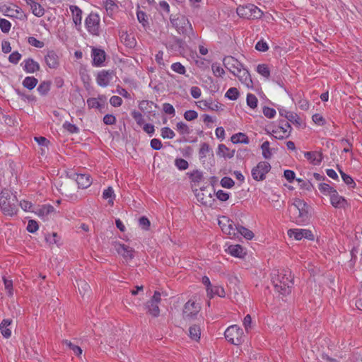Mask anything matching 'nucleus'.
I'll use <instances>...</instances> for the list:
<instances>
[{
    "instance_id": "obj_39",
    "label": "nucleus",
    "mask_w": 362,
    "mask_h": 362,
    "mask_svg": "<svg viewBox=\"0 0 362 362\" xmlns=\"http://www.w3.org/2000/svg\"><path fill=\"white\" fill-rule=\"evenodd\" d=\"M51 82L49 81H44L40 83L37 90L41 95H46L50 90Z\"/></svg>"
},
{
    "instance_id": "obj_21",
    "label": "nucleus",
    "mask_w": 362,
    "mask_h": 362,
    "mask_svg": "<svg viewBox=\"0 0 362 362\" xmlns=\"http://www.w3.org/2000/svg\"><path fill=\"white\" fill-rule=\"evenodd\" d=\"M250 5L252 4H248L243 6H239L236 10L237 14L241 18L252 19V8L249 7Z\"/></svg>"
},
{
    "instance_id": "obj_3",
    "label": "nucleus",
    "mask_w": 362,
    "mask_h": 362,
    "mask_svg": "<svg viewBox=\"0 0 362 362\" xmlns=\"http://www.w3.org/2000/svg\"><path fill=\"white\" fill-rule=\"evenodd\" d=\"M275 291L283 296L291 292L293 286V277L289 270H283L276 277L272 279Z\"/></svg>"
},
{
    "instance_id": "obj_36",
    "label": "nucleus",
    "mask_w": 362,
    "mask_h": 362,
    "mask_svg": "<svg viewBox=\"0 0 362 362\" xmlns=\"http://www.w3.org/2000/svg\"><path fill=\"white\" fill-rule=\"evenodd\" d=\"M238 235H243L247 240H251L254 237V233L252 230L240 225L238 227L236 238L238 237Z\"/></svg>"
},
{
    "instance_id": "obj_44",
    "label": "nucleus",
    "mask_w": 362,
    "mask_h": 362,
    "mask_svg": "<svg viewBox=\"0 0 362 362\" xmlns=\"http://www.w3.org/2000/svg\"><path fill=\"white\" fill-rule=\"evenodd\" d=\"M67 187H68L67 184H64V185L62 184L60 185V188L59 189L61 194L71 199H76L77 197L76 195L71 193V190H69Z\"/></svg>"
},
{
    "instance_id": "obj_62",
    "label": "nucleus",
    "mask_w": 362,
    "mask_h": 362,
    "mask_svg": "<svg viewBox=\"0 0 362 362\" xmlns=\"http://www.w3.org/2000/svg\"><path fill=\"white\" fill-rule=\"evenodd\" d=\"M28 42L37 48H42L45 46V43L42 41L38 40L35 37H29L28 38Z\"/></svg>"
},
{
    "instance_id": "obj_23",
    "label": "nucleus",
    "mask_w": 362,
    "mask_h": 362,
    "mask_svg": "<svg viewBox=\"0 0 362 362\" xmlns=\"http://www.w3.org/2000/svg\"><path fill=\"white\" fill-rule=\"evenodd\" d=\"M69 9L73 16V21L76 25L81 24L82 20V11L81 9L75 5H71Z\"/></svg>"
},
{
    "instance_id": "obj_25",
    "label": "nucleus",
    "mask_w": 362,
    "mask_h": 362,
    "mask_svg": "<svg viewBox=\"0 0 362 362\" xmlns=\"http://www.w3.org/2000/svg\"><path fill=\"white\" fill-rule=\"evenodd\" d=\"M207 295L210 298H213L214 296H218L221 298H224L226 293L224 288L220 286H216L211 288H207Z\"/></svg>"
},
{
    "instance_id": "obj_19",
    "label": "nucleus",
    "mask_w": 362,
    "mask_h": 362,
    "mask_svg": "<svg viewBox=\"0 0 362 362\" xmlns=\"http://www.w3.org/2000/svg\"><path fill=\"white\" fill-rule=\"evenodd\" d=\"M304 156L310 163L315 165H320L322 160V153L319 151L305 152Z\"/></svg>"
},
{
    "instance_id": "obj_16",
    "label": "nucleus",
    "mask_w": 362,
    "mask_h": 362,
    "mask_svg": "<svg viewBox=\"0 0 362 362\" xmlns=\"http://www.w3.org/2000/svg\"><path fill=\"white\" fill-rule=\"evenodd\" d=\"M112 73L113 71L110 70H102L98 72L96 77L98 84L102 87L107 86L112 79Z\"/></svg>"
},
{
    "instance_id": "obj_24",
    "label": "nucleus",
    "mask_w": 362,
    "mask_h": 362,
    "mask_svg": "<svg viewBox=\"0 0 362 362\" xmlns=\"http://www.w3.org/2000/svg\"><path fill=\"white\" fill-rule=\"evenodd\" d=\"M298 207L296 206V199L293 203L288 207V211L291 220L298 225H301L300 218L298 214Z\"/></svg>"
},
{
    "instance_id": "obj_48",
    "label": "nucleus",
    "mask_w": 362,
    "mask_h": 362,
    "mask_svg": "<svg viewBox=\"0 0 362 362\" xmlns=\"http://www.w3.org/2000/svg\"><path fill=\"white\" fill-rule=\"evenodd\" d=\"M76 284L79 293L82 296H84L90 289L89 285L83 280L76 281Z\"/></svg>"
},
{
    "instance_id": "obj_50",
    "label": "nucleus",
    "mask_w": 362,
    "mask_h": 362,
    "mask_svg": "<svg viewBox=\"0 0 362 362\" xmlns=\"http://www.w3.org/2000/svg\"><path fill=\"white\" fill-rule=\"evenodd\" d=\"M175 165L180 170H185L188 168V162L181 158H177L175 160Z\"/></svg>"
},
{
    "instance_id": "obj_47",
    "label": "nucleus",
    "mask_w": 362,
    "mask_h": 362,
    "mask_svg": "<svg viewBox=\"0 0 362 362\" xmlns=\"http://www.w3.org/2000/svg\"><path fill=\"white\" fill-rule=\"evenodd\" d=\"M257 71L262 76L268 78L270 76V71L267 64H262L257 66Z\"/></svg>"
},
{
    "instance_id": "obj_26",
    "label": "nucleus",
    "mask_w": 362,
    "mask_h": 362,
    "mask_svg": "<svg viewBox=\"0 0 362 362\" xmlns=\"http://www.w3.org/2000/svg\"><path fill=\"white\" fill-rule=\"evenodd\" d=\"M145 306L146 308L148 310V313L153 317H156L159 315L160 310L158 303H153L152 300H149L148 301L146 302Z\"/></svg>"
},
{
    "instance_id": "obj_61",
    "label": "nucleus",
    "mask_w": 362,
    "mask_h": 362,
    "mask_svg": "<svg viewBox=\"0 0 362 362\" xmlns=\"http://www.w3.org/2000/svg\"><path fill=\"white\" fill-rule=\"evenodd\" d=\"M171 69L176 73L180 74H185L186 72V69L185 66L180 62L173 63L171 65Z\"/></svg>"
},
{
    "instance_id": "obj_57",
    "label": "nucleus",
    "mask_w": 362,
    "mask_h": 362,
    "mask_svg": "<svg viewBox=\"0 0 362 362\" xmlns=\"http://www.w3.org/2000/svg\"><path fill=\"white\" fill-rule=\"evenodd\" d=\"M139 225L143 230H148L151 226V222L147 217L141 216L139 219Z\"/></svg>"
},
{
    "instance_id": "obj_29",
    "label": "nucleus",
    "mask_w": 362,
    "mask_h": 362,
    "mask_svg": "<svg viewBox=\"0 0 362 362\" xmlns=\"http://www.w3.org/2000/svg\"><path fill=\"white\" fill-rule=\"evenodd\" d=\"M217 154L224 158H231L234 156L235 150L230 151L225 144H219L218 146Z\"/></svg>"
},
{
    "instance_id": "obj_60",
    "label": "nucleus",
    "mask_w": 362,
    "mask_h": 362,
    "mask_svg": "<svg viewBox=\"0 0 362 362\" xmlns=\"http://www.w3.org/2000/svg\"><path fill=\"white\" fill-rule=\"evenodd\" d=\"M189 175L193 182H200L203 178L202 173L199 170H193Z\"/></svg>"
},
{
    "instance_id": "obj_1",
    "label": "nucleus",
    "mask_w": 362,
    "mask_h": 362,
    "mask_svg": "<svg viewBox=\"0 0 362 362\" xmlns=\"http://www.w3.org/2000/svg\"><path fill=\"white\" fill-rule=\"evenodd\" d=\"M18 201L15 194L8 189H4L0 194V208L5 216H13L18 211Z\"/></svg>"
},
{
    "instance_id": "obj_49",
    "label": "nucleus",
    "mask_w": 362,
    "mask_h": 362,
    "mask_svg": "<svg viewBox=\"0 0 362 362\" xmlns=\"http://www.w3.org/2000/svg\"><path fill=\"white\" fill-rule=\"evenodd\" d=\"M153 105L156 107V105L152 101L142 100L139 104V108L143 112L148 111L150 109L152 108Z\"/></svg>"
},
{
    "instance_id": "obj_35",
    "label": "nucleus",
    "mask_w": 362,
    "mask_h": 362,
    "mask_svg": "<svg viewBox=\"0 0 362 362\" xmlns=\"http://www.w3.org/2000/svg\"><path fill=\"white\" fill-rule=\"evenodd\" d=\"M199 103L200 104H202L204 105V107H205L211 110L218 111L220 109L222 110V108H221L222 105L218 103H216V104H213L211 98H210L208 100H202L199 101Z\"/></svg>"
},
{
    "instance_id": "obj_37",
    "label": "nucleus",
    "mask_w": 362,
    "mask_h": 362,
    "mask_svg": "<svg viewBox=\"0 0 362 362\" xmlns=\"http://www.w3.org/2000/svg\"><path fill=\"white\" fill-rule=\"evenodd\" d=\"M189 336L192 339L197 341H199L201 336V329L199 326L197 325H192L189 329Z\"/></svg>"
},
{
    "instance_id": "obj_20",
    "label": "nucleus",
    "mask_w": 362,
    "mask_h": 362,
    "mask_svg": "<svg viewBox=\"0 0 362 362\" xmlns=\"http://www.w3.org/2000/svg\"><path fill=\"white\" fill-rule=\"evenodd\" d=\"M279 115L282 117H285L288 121L292 122L293 124H297L298 125L300 124V118L296 113L287 111L286 109L280 108L279 109Z\"/></svg>"
},
{
    "instance_id": "obj_56",
    "label": "nucleus",
    "mask_w": 362,
    "mask_h": 362,
    "mask_svg": "<svg viewBox=\"0 0 362 362\" xmlns=\"http://www.w3.org/2000/svg\"><path fill=\"white\" fill-rule=\"evenodd\" d=\"M235 182L229 177H223L221 180V185L224 188H231L234 186Z\"/></svg>"
},
{
    "instance_id": "obj_7",
    "label": "nucleus",
    "mask_w": 362,
    "mask_h": 362,
    "mask_svg": "<svg viewBox=\"0 0 362 362\" xmlns=\"http://www.w3.org/2000/svg\"><path fill=\"white\" fill-rule=\"evenodd\" d=\"M200 310V307L198 304L193 301H187L183 309L182 315L185 320H190L194 318Z\"/></svg>"
},
{
    "instance_id": "obj_32",
    "label": "nucleus",
    "mask_w": 362,
    "mask_h": 362,
    "mask_svg": "<svg viewBox=\"0 0 362 362\" xmlns=\"http://www.w3.org/2000/svg\"><path fill=\"white\" fill-rule=\"evenodd\" d=\"M230 140L233 144H247L250 142L248 136L245 134L241 132L233 134L231 136Z\"/></svg>"
},
{
    "instance_id": "obj_15",
    "label": "nucleus",
    "mask_w": 362,
    "mask_h": 362,
    "mask_svg": "<svg viewBox=\"0 0 362 362\" xmlns=\"http://www.w3.org/2000/svg\"><path fill=\"white\" fill-rule=\"evenodd\" d=\"M115 249L117 253L122 255L126 260L132 259L134 257V250L128 245L117 243L115 245Z\"/></svg>"
},
{
    "instance_id": "obj_45",
    "label": "nucleus",
    "mask_w": 362,
    "mask_h": 362,
    "mask_svg": "<svg viewBox=\"0 0 362 362\" xmlns=\"http://www.w3.org/2000/svg\"><path fill=\"white\" fill-rule=\"evenodd\" d=\"M32 13L37 17H42L45 14L44 8L37 2H35L30 7Z\"/></svg>"
},
{
    "instance_id": "obj_64",
    "label": "nucleus",
    "mask_w": 362,
    "mask_h": 362,
    "mask_svg": "<svg viewBox=\"0 0 362 362\" xmlns=\"http://www.w3.org/2000/svg\"><path fill=\"white\" fill-rule=\"evenodd\" d=\"M45 240L47 243L49 245L57 244L59 242V236L57 233H53L52 234H48L45 237Z\"/></svg>"
},
{
    "instance_id": "obj_11",
    "label": "nucleus",
    "mask_w": 362,
    "mask_h": 362,
    "mask_svg": "<svg viewBox=\"0 0 362 362\" xmlns=\"http://www.w3.org/2000/svg\"><path fill=\"white\" fill-rule=\"evenodd\" d=\"M226 221V223H223L222 221H218L222 231L228 235L231 238H235L238 225L235 224L233 221L229 219H227Z\"/></svg>"
},
{
    "instance_id": "obj_17",
    "label": "nucleus",
    "mask_w": 362,
    "mask_h": 362,
    "mask_svg": "<svg viewBox=\"0 0 362 362\" xmlns=\"http://www.w3.org/2000/svg\"><path fill=\"white\" fill-rule=\"evenodd\" d=\"M105 56L106 54L103 49L93 47V65L95 66H100L105 60Z\"/></svg>"
},
{
    "instance_id": "obj_18",
    "label": "nucleus",
    "mask_w": 362,
    "mask_h": 362,
    "mask_svg": "<svg viewBox=\"0 0 362 362\" xmlns=\"http://www.w3.org/2000/svg\"><path fill=\"white\" fill-rule=\"evenodd\" d=\"M330 202L334 208L345 209L348 206L346 199L344 197L340 196L337 190L336 192L332 194Z\"/></svg>"
},
{
    "instance_id": "obj_30",
    "label": "nucleus",
    "mask_w": 362,
    "mask_h": 362,
    "mask_svg": "<svg viewBox=\"0 0 362 362\" xmlns=\"http://www.w3.org/2000/svg\"><path fill=\"white\" fill-rule=\"evenodd\" d=\"M121 40L124 43V45L129 48H133L136 45V41L134 37L132 34H128L127 33H124L121 35Z\"/></svg>"
},
{
    "instance_id": "obj_52",
    "label": "nucleus",
    "mask_w": 362,
    "mask_h": 362,
    "mask_svg": "<svg viewBox=\"0 0 362 362\" xmlns=\"http://www.w3.org/2000/svg\"><path fill=\"white\" fill-rule=\"evenodd\" d=\"M137 19L139 23L145 28L148 25V18L146 13L143 11H138L136 13Z\"/></svg>"
},
{
    "instance_id": "obj_6",
    "label": "nucleus",
    "mask_w": 362,
    "mask_h": 362,
    "mask_svg": "<svg viewBox=\"0 0 362 362\" xmlns=\"http://www.w3.org/2000/svg\"><path fill=\"white\" fill-rule=\"evenodd\" d=\"M85 25L88 33L96 36L100 35V17L98 14L90 13L85 20Z\"/></svg>"
},
{
    "instance_id": "obj_2",
    "label": "nucleus",
    "mask_w": 362,
    "mask_h": 362,
    "mask_svg": "<svg viewBox=\"0 0 362 362\" xmlns=\"http://www.w3.org/2000/svg\"><path fill=\"white\" fill-rule=\"evenodd\" d=\"M170 21L172 26L175 28L180 35H182L185 37H187L190 40L195 38L192 25L185 16L181 14H172L170 16Z\"/></svg>"
},
{
    "instance_id": "obj_14",
    "label": "nucleus",
    "mask_w": 362,
    "mask_h": 362,
    "mask_svg": "<svg viewBox=\"0 0 362 362\" xmlns=\"http://www.w3.org/2000/svg\"><path fill=\"white\" fill-rule=\"evenodd\" d=\"M21 66L23 71L28 74H33L40 69L39 63L31 57L24 59Z\"/></svg>"
},
{
    "instance_id": "obj_42",
    "label": "nucleus",
    "mask_w": 362,
    "mask_h": 362,
    "mask_svg": "<svg viewBox=\"0 0 362 362\" xmlns=\"http://www.w3.org/2000/svg\"><path fill=\"white\" fill-rule=\"evenodd\" d=\"M115 197V195L114 190L111 187H109L107 189H105L103 193V198L105 199H109L108 203L110 205H113Z\"/></svg>"
},
{
    "instance_id": "obj_33",
    "label": "nucleus",
    "mask_w": 362,
    "mask_h": 362,
    "mask_svg": "<svg viewBox=\"0 0 362 362\" xmlns=\"http://www.w3.org/2000/svg\"><path fill=\"white\" fill-rule=\"evenodd\" d=\"M37 83L38 80L34 76H26L23 79L22 85L28 90H33L37 86Z\"/></svg>"
},
{
    "instance_id": "obj_5",
    "label": "nucleus",
    "mask_w": 362,
    "mask_h": 362,
    "mask_svg": "<svg viewBox=\"0 0 362 362\" xmlns=\"http://www.w3.org/2000/svg\"><path fill=\"white\" fill-rule=\"evenodd\" d=\"M271 165L267 161H261L255 166L251 171V175L255 181H263L266 179V175L270 171Z\"/></svg>"
},
{
    "instance_id": "obj_53",
    "label": "nucleus",
    "mask_w": 362,
    "mask_h": 362,
    "mask_svg": "<svg viewBox=\"0 0 362 362\" xmlns=\"http://www.w3.org/2000/svg\"><path fill=\"white\" fill-rule=\"evenodd\" d=\"M296 181L299 183L300 187L301 189H305L308 191H311L314 188L313 184L309 180L305 181L300 178H297Z\"/></svg>"
},
{
    "instance_id": "obj_63",
    "label": "nucleus",
    "mask_w": 362,
    "mask_h": 362,
    "mask_svg": "<svg viewBox=\"0 0 362 362\" xmlns=\"http://www.w3.org/2000/svg\"><path fill=\"white\" fill-rule=\"evenodd\" d=\"M21 54H20L18 51L13 52L8 57L9 62L17 64L21 59Z\"/></svg>"
},
{
    "instance_id": "obj_46",
    "label": "nucleus",
    "mask_w": 362,
    "mask_h": 362,
    "mask_svg": "<svg viewBox=\"0 0 362 362\" xmlns=\"http://www.w3.org/2000/svg\"><path fill=\"white\" fill-rule=\"evenodd\" d=\"M240 95V93L236 88H230L226 93L225 97L230 100H236Z\"/></svg>"
},
{
    "instance_id": "obj_43",
    "label": "nucleus",
    "mask_w": 362,
    "mask_h": 362,
    "mask_svg": "<svg viewBox=\"0 0 362 362\" xmlns=\"http://www.w3.org/2000/svg\"><path fill=\"white\" fill-rule=\"evenodd\" d=\"M269 142L268 141H264L261 145V148L262 151V156L265 159H270L272 158V153L269 147Z\"/></svg>"
},
{
    "instance_id": "obj_54",
    "label": "nucleus",
    "mask_w": 362,
    "mask_h": 362,
    "mask_svg": "<svg viewBox=\"0 0 362 362\" xmlns=\"http://www.w3.org/2000/svg\"><path fill=\"white\" fill-rule=\"evenodd\" d=\"M11 23L6 19L0 18V29L4 33H8L11 30Z\"/></svg>"
},
{
    "instance_id": "obj_58",
    "label": "nucleus",
    "mask_w": 362,
    "mask_h": 362,
    "mask_svg": "<svg viewBox=\"0 0 362 362\" xmlns=\"http://www.w3.org/2000/svg\"><path fill=\"white\" fill-rule=\"evenodd\" d=\"M176 127L177 131L182 134H189L190 133L188 126L182 122H177Z\"/></svg>"
},
{
    "instance_id": "obj_59",
    "label": "nucleus",
    "mask_w": 362,
    "mask_h": 362,
    "mask_svg": "<svg viewBox=\"0 0 362 362\" xmlns=\"http://www.w3.org/2000/svg\"><path fill=\"white\" fill-rule=\"evenodd\" d=\"M87 105L89 108L100 109L102 107V105L95 98H89L87 100Z\"/></svg>"
},
{
    "instance_id": "obj_13",
    "label": "nucleus",
    "mask_w": 362,
    "mask_h": 362,
    "mask_svg": "<svg viewBox=\"0 0 362 362\" xmlns=\"http://www.w3.org/2000/svg\"><path fill=\"white\" fill-rule=\"evenodd\" d=\"M233 75L237 76L240 81L245 84L247 88H252L253 82L247 69L243 66V68H240L238 70H237L235 74Z\"/></svg>"
},
{
    "instance_id": "obj_12",
    "label": "nucleus",
    "mask_w": 362,
    "mask_h": 362,
    "mask_svg": "<svg viewBox=\"0 0 362 362\" xmlns=\"http://www.w3.org/2000/svg\"><path fill=\"white\" fill-rule=\"evenodd\" d=\"M223 63L224 66L233 74L240 68H243V64L235 57L227 56L223 58Z\"/></svg>"
},
{
    "instance_id": "obj_40",
    "label": "nucleus",
    "mask_w": 362,
    "mask_h": 362,
    "mask_svg": "<svg viewBox=\"0 0 362 362\" xmlns=\"http://www.w3.org/2000/svg\"><path fill=\"white\" fill-rule=\"evenodd\" d=\"M318 188L320 192L324 195H329L331 197L332 194L336 192V189L327 183L319 184Z\"/></svg>"
},
{
    "instance_id": "obj_10",
    "label": "nucleus",
    "mask_w": 362,
    "mask_h": 362,
    "mask_svg": "<svg viewBox=\"0 0 362 362\" xmlns=\"http://www.w3.org/2000/svg\"><path fill=\"white\" fill-rule=\"evenodd\" d=\"M296 206L299 208L298 214L300 218L301 225L304 224L309 220V206L305 201L300 199H296Z\"/></svg>"
},
{
    "instance_id": "obj_38",
    "label": "nucleus",
    "mask_w": 362,
    "mask_h": 362,
    "mask_svg": "<svg viewBox=\"0 0 362 362\" xmlns=\"http://www.w3.org/2000/svg\"><path fill=\"white\" fill-rule=\"evenodd\" d=\"M228 250L232 256L235 257H242L244 254L243 248L240 245H230Z\"/></svg>"
},
{
    "instance_id": "obj_22",
    "label": "nucleus",
    "mask_w": 362,
    "mask_h": 362,
    "mask_svg": "<svg viewBox=\"0 0 362 362\" xmlns=\"http://www.w3.org/2000/svg\"><path fill=\"white\" fill-rule=\"evenodd\" d=\"M76 181L78 187L82 189L88 187L92 183L90 176L86 174L78 175Z\"/></svg>"
},
{
    "instance_id": "obj_55",
    "label": "nucleus",
    "mask_w": 362,
    "mask_h": 362,
    "mask_svg": "<svg viewBox=\"0 0 362 362\" xmlns=\"http://www.w3.org/2000/svg\"><path fill=\"white\" fill-rule=\"evenodd\" d=\"M63 127L64 129H66L67 132H69L71 134H76L79 132V129L77 127L75 124H73L69 122H65L63 124Z\"/></svg>"
},
{
    "instance_id": "obj_41",
    "label": "nucleus",
    "mask_w": 362,
    "mask_h": 362,
    "mask_svg": "<svg viewBox=\"0 0 362 362\" xmlns=\"http://www.w3.org/2000/svg\"><path fill=\"white\" fill-rule=\"evenodd\" d=\"M62 344H65L67 348L71 350L76 356H79L81 355L82 349L78 345H75L66 339L63 340Z\"/></svg>"
},
{
    "instance_id": "obj_34",
    "label": "nucleus",
    "mask_w": 362,
    "mask_h": 362,
    "mask_svg": "<svg viewBox=\"0 0 362 362\" xmlns=\"http://www.w3.org/2000/svg\"><path fill=\"white\" fill-rule=\"evenodd\" d=\"M337 169L341 176V178L343 180V181L344 182V183L349 187V188H355L356 187V182H354V180H353V178L346 174L340 168L339 165H337Z\"/></svg>"
},
{
    "instance_id": "obj_31",
    "label": "nucleus",
    "mask_w": 362,
    "mask_h": 362,
    "mask_svg": "<svg viewBox=\"0 0 362 362\" xmlns=\"http://www.w3.org/2000/svg\"><path fill=\"white\" fill-rule=\"evenodd\" d=\"M11 322V320L4 319L0 324L1 332L5 338H9L11 335V331L8 328Z\"/></svg>"
},
{
    "instance_id": "obj_9",
    "label": "nucleus",
    "mask_w": 362,
    "mask_h": 362,
    "mask_svg": "<svg viewBox=\"0 0 362 362\" xmlns=\"http://www.w3.org/2000/svg\"><path fill=\"white\" fill-rule=\"evenodd\" d=\"M288 234L291 237L293 236L297 240H300L303 238H305L310 240H314V235L311 230L308 229H290L288 230Z\"/></svg>"
},
{
    "instance_id": "obj_8",
    "label": "nucleus",
    "mask_w": 362,
    "mask_h": 362,
    "mask_svg": "<svg viewBox=\"0 0 362 362\" xmlns=\"http://www.w3.org/2000/svg\"><path fill=\"white\" fill-rule=\"evenodd\" d=\"M46 65L52 69H57L60 65V57L54 50H48L45 55Z\"/></svg>"
},
{
    "instance_id": "obj_51",
    "label": "nucleus",
    "mask_w": 362,
    "mask_h": 362,
    "mask_svg": "<svg viewBox=\"0 0 362 362\" xmlns=\"http://www.w3.org/2000/svg\"><path fill=\"white\" fill-rule=\"evenodd\" d=\"M257 103L258 100L254 94L248 93L247 95V104L249 107L255 109L257 106Z\"/></svg>"
},
{
    "instance_id": "obj_4",
    "label": "nucleus",
    "mask_w": 362,
    "mask_h": 362,
    "mask_svg": "<svg viewBox=\"0 0 362 362\" xmlns=\"http://www.w3.org/2000/svg\"><path fill=\"white\" fill-rule=\"evenodd\" d=\"M242 329L236 325L228 327L224 333L226 339L234 345H239L242 343Z\"/></svg>"
},
{
    "instance_id": "obj_27",
    "label": "nucleus",
    "mask_w": 362,
    "mask_h": 362,
    "mask_svg": "<svg viewBox=\"0 0 362 362\" xmlns=\"http://www.w3.org/2000/svg\"><path fill=\"white\" fill-rule=\"evenodd\" d=\"M273 136L275 139L282 140L285 138H288L290 136V131L284 127H278L276 129L272 131Z\"/></svg>"
},
{
    "instance_id": "obj_28",
    "label": "nucleus",
    "mask_w": 362,
    "mask_h": 362,
    "mask_svg": "<svg viewBox=\"0 0 362 362\" xmlns=\"http://www.w3.org/2000/svg\"><path fill=\"white\" fill-rule=\"evenodd\" d=\"M207 154H211L212 156H214V153L210 147L209 144L204 142L200 144V148L199 151V157L200 160L204 159Z\"/></svg>"
}]
</instances>
